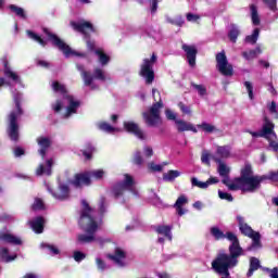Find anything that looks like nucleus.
I'll return each instance as SVG.
<instances>
[{
  "label": "nucleus",
  "instance_id": "obj_1",
  "mask_svg": "<svg viewBox=\"0 0 278 278\" xmlns=\"http://www.w3.org/2000/svg\"><path fill=\"white\" fill-rule=\"evenodd\" d=\"M213 159L218 164L217 173L220 177H223L222 184H224V186H227L228 190L255 192V190H257L260 188V185L264 181V177L253 176V169L249 164H245L244 168L241 169V177L231 180V178H229V173H231V168H229L227 164L223 163L220 159Z\"/></svg>",
  "mask_w": 278,
  "mask_h": 278
},
{
  "label": "nucleus",
  "instance_id": "obj_2",
  "mask_svg": "<svg viewBox=\"0 0 278 278\" xmlns=\"http://www.w3.org/2000/svg\"><path fill=\"white\" fill-rule=\"evenodd\" d=\"M81 205L83 208L80 211L78 225L87 235H78L77 240L79 244H90V242L103 244L106 240L97 236V231H99V227H101V217L97 216V211L91 208L88 201L81 200Z\"/></svg>",
  "mask_w": 278,
  "mask_h": 278
},
{
  "label": "nucleus",
  "instance_id": "obj_3",
  "mask_svg": "<svg viewBox=\"0 0 278 278\" xmlns=\"http://www.w3.org/2000/svg\"><path fill=\"white\" fill-rule=\"evenodd\" d=\"M51 88L53 92H56L58 94H63V98L61 100H56V102L52 104V110L54 112H60V110H62L64 105H67L66 111L63 115L64 118H71L73 114H77V110H79V105H81V102L75 99V97L66 94V87L58 80L51 83Z\"/></svg>",
  "mask_w": 278,
  "mask_h": 278
},
{
  "label": "nucleus",
  "instance_id": "obj_4",
  "mask_svg": "<svg viewBox=\"0 0 278 278\" xmlns=\"http://www.w3.org/2000/svg\"><path fill=\"white\" fill-rule=\"evenodd\" d=\"M12 94L15 108L11 111L8 117V136L13 142H18V118L23 116V106L21 105V103H23V93L12 90Z\"/></svg>",
  "mask_w": 278,
  "mask_h": 278
},
{
  "label": "nucleus",
  "instance_id": "obj_5",
  "mask_svg": "<svg viewBox=\"0 0 278 278\" xmlns=\"http://www.w3.org/2000/svg\"><path fill=\"white\" fill-rule=\"evenodd\" d=\"M127 193L138 197V187H136V180H134L131 175L124 174V179L113 187V194L115 199H121V197H125Z\"/></svg>",
  "mask_w": 278,
  "mask_h": 278
},
{
  "label": "nucleus",
  "instance_id": "obj_6",
  "mask_svg": "<svg viewBox=\"0 0 278 278\" xmlns=\"http://www.w3.org/2000/svg\"><path fill=\"white\" fill-rule=\"evenodd\" d=\"M43 34L47 40H49V42H51L53 47L59 49V51H62L65 58H71L73 55L75 58H86V52H77L75 50H72L71 47L66 45V42H64V40L60 39L58 35L51 33L48 28L43 29Z\"/></svg>",
  "mask_w": 278,
  "mask_h": 278
},
{
  "label": "nucleus",
  "instance_id": "obj_7",
  "mask_svg": "<svg viewBox=\"0 0 278 278\" xmlns=\"http://www.w3.org/2000/svg\"><path fill=\"white\" fill-rule=\"evenodd\" d=\"M2 64L3 77L1 78V86H10V88H14V86L18 85L21 86V88H25L21 76L12 68V65H10V61H8V58L4 56L2 59Z\"/></svg>",
  "mask_w": 278,
  "mask_h": 278
},
{
  "label": "nucleus",
  "instance_id": "obj_8",
  "mask_svg": "<svg viewBox=\"0 0 278 278\" xmlns=\"http://www.w3.org/2000/svg\"><path fill=\"white\" fill-rule=\"evenodd\" d=\"M237 223L239 225V230L243 236H247L248 238L252 239V245L248 248V251H253V249H260L262 247V236L260 232H255L249 224L244 222V217L238 215L237 216Z\"/></svg>",
  "mask_w": 278,
  "mask_h": 278
},
{
  "label": "nucleus",
  "instance_id": "obj_9",
  "mask_svg": "<svg viewBox=\"0 0 278 278\" xmlns=\"http://www.w3.org/2000/svg\"><path fill=\"white\" fill-rule=\"evenodd\" d=\"M105 177V170L103 169H93L91 172H86L83 174H77L72 181L75 188H81V186H90V179H103Z\"/></svg>",
  "mask_w": 278,
  "mask_h": 278
},
{
  "label": "nucleus",
  "instance_id": "obj_10",
  "mask_svg": "<svg viewBox=\"0 0 278 278\" xmlns=\"http://www.w3.org/2000/svg\"><path fill=\"white\" fill-rule=\"evenodd\" d=\"M77 70L81 75L85 86H88L91 90H97V85H94L93 83L94 79L105 81V73L101 68H96L93 71V76L89 72L84 70V65H77Z\"/></svg>",
  "mask_w": 278,
  "mask_h": 278
},
{
  "label": "nucleus",
  "instance_id": "obj_11",
  "mask_svg": "<svg viewBox=\"0 0 278 278\" xmlns=\"http://www.w3.org/2000/svg\"><path fill=\"white\" fill-rule=\"evenodd\" d=\"M161 108H164V103H162V100H159L156 103L152 104L149 111L143 113V118L149 127L162 125V117L160 116Z\"/></svg>",
  "mask_w": 278,
  "mask_h": 278
},
{
  "label": "nucleus",
  "instance_id": "obj_12",
  "mask_svg": "<svg viewBox=\"0 0 278 278\" xmlns=\"http://www.w3.org/2000/svg\"><path fill=\"white\" fill-rule=\"evenodd\" d=\"M155 62H157V55L153 53L151 59H144L141 64L140 75L146 79V84H153V79H155V72L153 71Z\"/></svg>",
  "mask_w": 278,
  "mask_h": 278
},
{
  "label": "nucleus",
  "instance_id": "obj_13",
  "mask_svg": "<svg viewBox=\"0 0 278 278\" xmlns=\"http://www.w3.org/2000/svg\"><path fill=\"white\" fill-rule=\"evenodd\" d=\"M216 68L222 75H224V77L233 76V65H231V63H229L227 60L225 51L216 54Z\"/></svg>",
  "mask_w": 278,
  "mask_h": 278
},
{
  "label": "nucleus",
  "instance_id": "obj_14",
  "mask_svg": "<svg viewBox=\"0 0 278 278\" xmlns=\"http://www.w3.org/2000/svg\"><path fill=\"white\" fill-rule=\"evenodd\" d=\"M86 42L88 51H91L94 53V55H97L98 62L101 64V66H106V64H110V55L105 54L103 49H97L94 41H91L90 39H87Z\"/></svg>",
  "mask_w": 278,
  "mask_h": 278
},
{
  "label": "nucleus",
  "instance_id": "obj_15",
  "mask_svg": "<svg viewBox=\"0 0 278 278\" xmlns=\"http://www.w3.org/2000/svg\"><path fill=\"white\" fill-rule=\"evenodd\" d=\"M109 258L119 268L127 266V252L121 248H116L114 253L109 255Z\"/></svg>",
  "mask_w": 278,
  "mask_h": 278
},
{
  "label": "nucleus",
  "instance_id": "obj_16",
  "mask_svg": "<svg viewBox=\"0 0 278 278\" xmlns=\"http://www.w3.org/2000/svg\"><path fill=\"white\" fill-rule=\"evenodd\" d=\"M181 49L186 53L189 66H197V53H199V51L197 50V46L182 43Z\"/></svg>",
  "mask_w": 278,
  "mask_h": 278
},
{
  "label": "nucleus",
  "instance_id": "obj_17",
  "mask_svg": "<svg viewBox=\"0 0 278 278\" xmlns=\"http://www.w3.org/2000/svg\"><path fill=\"white\" fill-rule=\"evenodd\" d=\"M47 190L50 192L53 199H56V201H66V199L70 197L68 186L64 184L59 185L58 191H53L49 185L47 186Z\"/></svg>",
  "mask_w": 278,
  "mask_h": 278
},
{
  "label": "nucleus",
  "instance_id": "obj_18",
  "mask_svg": "<svg viewBox=\"0 0 278 278\" xmlns=\"http://www.w3.org/2000/svg\"><path fill=\"white\" fill-rule=\"evenodd\" d=\"M71 25L76 31L84 34V36H88L89 34L94 33V26H92L90 22H72Z\"/></svg>",
  "mask_w": 278,
  "mask_h": 278
},
{
  "label": "nucleus",
  "instance_id": "obj_19",
  "mask_svg": "<svg viewBox=\"0 0 278 278\" xmlns=\"http://www.w3.org/2000/svg\"><path fill=\"white\" fill-rule=\"evenodd\" d=\"M275 129V124L268 121V117H264V124L261 131H249L253 138H266L270 131Z\"/></svg>",
  "mask_w": 278,
  "mask_h": 278
},
{
  "label": "nucleus",
  "instance_id": "obj_20",
  "mask_svg": "<svg viewBox=\"0 0 278 278\" xmlns=\"http://www.w3.org/2000/svg\"><path fill=\"white\" fill-rule=\"evenodd\" d=\"M1 242L2 244H12V247H21L23 244V239L21 237L7 231L1 233Z\"/></svg>",
  "mask_w": 278,
  "mask_h": 278
},
{
  "label": "nucleus",
  "instance_id": "obj_21",
  "mask_svg": "<svg viewBox=\"0 0 278 278\" xmlns=\"http://www.w3.org/2000/svg\"><path fill=\"white\" fill-rule=\"evenodd\" d=\"M124 128L129 134H134V136H136V138H138L139 140H147V135L144 134V131H142V129L138 127V124L134 122H125Z\"/></svg>",
  "mask_w": 278,
  "mask_h": 278
},
{
  "label": "nucleus",
  "instance_id": "obj_22",
  "mask_svg": "<svg viewBox=\"0 0 278 278\" xmlns=\"http://www.w3.org/2000/svg\"><path fill=\"white\" fill-rule=\"evenodd\" d=\"M220 180L217 177H210L206 181H201L197 177L191 178V186L194 188H200L201 190H207L210 186H214L215 184H218Z\"/></svg>",
  "mask_w": 278,
  "mask_h": 278
},
{
  "label": "nucleus",
  "instance_id": "obj_23",
  "mask_svg": "<svg viewBox=\"0 0 278 278\" xmlns=\"http://www.w3.org/2000/svg\"><path fill=\"white\" fill-rule=\"evenodd\" d=\"M187 203H188V197H186L185 194H181L180 197H178V199L174 204V207L178 216H184V214L188 213V210L184 208V205H187Z\"/></svg>",
  "mask_w": 278,
  "mask_h": 278
},
{
  "label": "nucleus",
  "instance_id": "obj_24",
  "mask_svg": "<svg viewBox=\"0 0 278 278\" xmlns=\"http://www.w3.org/2000/svg\"><path fill=\"white\" fill-rule=\"evenodd\" d=\"M53 167V161L52 159L47 160L46 161V165L45 164H39V166L36 169V175L37 177H40L42 175H47L48 177H50L51 175V168Z\"/></svg>",
  "mask_w": 278,
  "mask_h": 278
},
{
  "label": "nucleus",
  "instance_id": "obj_25",
  "mask_svg": "<svg viewBox=\"0 0 278 278\" xmlns=\"http://www.w3.org/2000/svg\"><path fill=\"white\" fill-rule=\"evenodd\" d=\"M29 227L35 231V233H42L45 231V218L43 217H36L33 220L28 222Z\"/></svg>",
  "mask_w": 278,
  "mask_h": 278
},
{
  "label": "nucleus",
  "instance_id": "obj_26",
  "mask_svg": "<svg viewBox=\"0 0 278 278\" xmlns=\"http://www.w3.org/2000/svg\"><path fill=\"white\" fill-rule=\"evenodd\" d=\"M176 127H177V131H192L193 134H197V127H194V125H192V123L190 122H186L184 119H176Z\"/></svg>",
  "mask_w": 278,
  "mask_h": 278
},
{
  "label": "nucleus",
  "instance_id": "obj_27",
  "mask_svg": "<svg viewBox=\"0 0 278 278\" xmlns=\"http://www.w3.org/2000/svg\"><path fill=\"white\" fill-rule=\"evenodd\" d=\"M155 231L159 236H164L169 242H173V226L159 225L155 227Z\"/></svg>",
  "mask_w": 278,
  "mask_h": 278
},
{
  "label": "nucleus",
  "instance_id": "obj_28",
  "mask_svg": "<svg viewBox=\"0 0 278 278\" xmlns=\"http://www.w3.org/2000/svg\"><path fill=\"white\" fill-rule=\"evenodd\" d=\"M37 144H39V155L41 157H45L47 155V149L51 147V139L49 137H39L37 138Z\"/></svg>",
  "mask_w": 278,
  "mask_h": 278
},
{
  "label": "nucleus",
  "instance_id": "obj_29",
  "mask_svg": "<svg viewBox=\"0 0 278 278\" xmlns=\"http://www.w3.org/2000/svg\"><path fill=\"white\" fill-rule=\"evenodd\" d=\"M230 156H231V147L222 146V147H217L214 157H218L220 162H223V160H227Z\"/></svg>",
  "mask_w": 278,
  "mask_h": 278
},
{
  "label": "nucleus",
  "instance_id": "obj_30",
  "mask_svg": "<svg viewBox=\"0 0 278 278\" xmlns=\"http://www.w3.org/2000/svg\"><path fill=\"white\" fill-rule=\"evenodd\" d=\"M17 255L16 252L10 251V248H2L1 249V261L9 264V262H14Z\"/></svg>",
  "mask_w": 278,
  "mask_h": 278
},
{
  "label": "nucleus",
  "instance_id": "obj_31",
  "mask_svg": "<svg viewBox=\"0 0 278 278\" xmlns=\"http://www.w3.org/2000/svg\"><path fill=\"white\" fill-rule=\"evenodd\" d=\"M262 265H260V260L257 257L250 258V268L248 270L247 277H253L255 270H258Z\"/></svg>",
  "mask_w": 278,
  "mask_h": 278
},
{
  "label": "nucleus",
  "instance_id": "obj_32",
  "mask_svg": "<svg viewBox=\"0 0 278 278\" xmlns=\"http://www.w3.org/2000/svg\"><path fill=\"white\" fill-rule=\"evenodd\" d=\"M40 249L46 251V253H48V255H60V250L53 244L41 243Z\"/></svg>",
  "mask_w": 278,
  "mask_h": 278
},
{
  "label": "nucleus",
  "instance_id": "obj_33",
  "mask_svg": "<svg viewBox=\"0 0 278 278\" xmlns=\"http://www.w3.org/2000/svg\"><path fill=\"white\" fill-rule=\"evenodd\" d=\"M98 128L105 134H115V131H121L118 128L110 125L109 123L101 122L98 124Z\"/></svg>",
  "mask_w": 278,
  "mask_h": 278
},
{
  "label": "nucleus",
  "instance_id": "obj_34",
  "mask_svg": "<svg viewBox=\"0 0 278 278\" xmlns=\"http://www.w3.org/2000/svg\"><path fill=\"white\" fill-rule=\"evenodd\" d=\"M250 14L253 25H260V13L257 12V7L255 4L250 5Z\"/></svg>",
  "mask_w": 278,
  "mask_h": 278
},
{
  "label": "nucleus",
  "instance_id": "obj_35",
  "mask_svg": "<svg viewBox=\"0 0 278 278\" xmlns=\"http://www.w3.org/2000/svg\"><path fill=\"white\" fill-rule=\"evenodd\" d=\"M181 176V172L179 170H168L167 173L163 174V181H174L177 177Z\"/></svg>",
  "mask_w": 278,
  "mask_h": 278
},
{
  "label": "nucleus",
  "instance_id": "obj_36",
  "mask_svg": "<svg viewBox=\"0 0 278 278\" xmlns=\"http://www.w3.org/2000/svg\"><path fill=\"white\" fill-rule=\"evenodd\" d=\"M238 36H240V28L236 24H232L230 26L228 37L231 40V42H236V40H238Z\"/></svg>",
  "mask_w": 278,
  "mask_h": 278
},
{
  "label": "nucleus",
  "instance_id": "obj_37",
  "mask_svg": "<svg viewBox=\"0 0 278 278\" xmlns=\"http://www.w3.org/2000/svg\"><path fill=\"white\" fill-rule=\"evenodd\" d=\"M260 53H262V49L260 47H257L254 50H250V51H245L242 52V55L244 58V60H255V58H257V55H260Z\"/></svg>",
  "mask_w": 278,
  "mask_h": 278
},
{
  "label": "nucleus",
  "instance_id": "obj_38",
  "mask_svg": "<svg viewBox=\"0 0 278 278\" xmlns=\"http://www.w3.org/2000/svg\"><path fill=\"white\" fill-rule=\"evenodd\" d=\"M26 34H27L28 38H30V40H35V42H38L41 47L47 46V41L45 39H42L40 36H38L36 33H34L31 30H27Z\"/></svg>",
  "mask_w": 278,
  "mask_h": 278
},
{
  "label": "nucleus",
  "instance_id": "obj_39",
  "mask_svg": "<svg viewBox=\"0 0 278 278\" xmlns=\"http://www.w3.org/2000/svg\"><path fill=\"white\" fill-rule=\"evenodd\" d=\"M197 128L202 129V131H205V134H213V131H216V126L208 124L207 122L199 124Z\"/></svg>",
  "mask_w": 278,
  "mask_h": 278
},
{
  "label": "nucleus",
  "instance_id": "obj_40",
  "mask_svg": "<svg viewBox=\"0 0 278 278\" xmlns=\"http://www.w3.org/2000/svg\"><path fill=\"white\" fill-rule=\"evenodd\" d=\"M258 38H260V28H255L252 35H249L245 37V42H249V45H255Z\"/></svg>",
  "mask_w": 278,
  "mask_h": 278
},
{
  "label": "nucleus",
  "instance_id": "obj_41",
  "mask_svg": "<svg viewBox=\"0 0 278 278\" xmlns=\"http://www.w3.org/2000/svg\"><path fill=\"white\" fill-rule=\"evenodd\" d=\"M9 9L11 10V12H14L16 16H20V18H27V16L25 15V10L23 8H20L15 4H11Z\"/></svg>",
  "mask_w": 278,
  "mask_h": 278
},
{
  "label": "nucleus",
  "instance_id": "obj_42",
  "mask_svg": "<svg viewBox=\"0 0 278 278\" xmlns=\"http://www.w3.org/2000/svg\"><path fill=\"white\" fill-rule=\"evenodd\" d=\"M105 212H108V201L105 200V198L102 197L99 201L98 213L100 214V216H103Z\"/></svg>",
  "mask_w": 278,
  "mask_h": 278
},
{
  "label": "nucleus",
  "instance_id": "obj_43",
  "mask_svg": "<svg viewBox=\"0 0 278 278\" xmlns=\"http://www.w3.org/2000/svg\"><path fill=\"white\" fill-rule=\"evenodd\" d=\"M191 86L194 88V90H197L200 97H205V94H207V88H205V86L197 85L194 83H191Z\"/></svg>",
  "mask_w": 278,
  "mask_h": 278
},
{
  "label": "nucleus",
  "instance_id": "obj_44",
  "mask_svg": "<svg viewBox=\"0 0 278 278\" xmlns=\"http://www.w3.org/2000/svg\"><path fill=\"white\" fill-rule=\"evenodd\" d=\"M132 162L137 166H142V164H144V160L142 159V153H140V151L135 152Z\"/></svg>",
  "mask_w": 278,
  "mask_h": 278
},
{
  "label": "nucleus",
  "instance_id": "obj_45",
  "mask_svg": "<svg viewBox=\"0 0 278 278\" xmlns=\"http://www.w3.org/2000/svg\"><path fill=\"white\" fill-rule=\"evenodd\" d=\"M218 197L222 201H228L229 203L233 201V195H231V193L224 192L223 190H218Z\"/></svg>",
  "mask_w": 278,
  "mask_h": 278
},
{
  "label": "nucleus",
  "instance_id": "obj_46",
  "mask_svg": "<svg viewBox=\"0 0 278 278\" xmlns=\"http://www.w3.org/2000/svg\"><path fill=\"white\" fill-rule=\"evenodd\" d=\"M14 220H16V218L14 217V215L10 214V213H2L1 215V223H14Z\"/></svg>",
  "mask_w": 278,
  "mask_h": 278
},
{
  "label": "nucleus",
  "instance_id": "obj_47",
  "mask_svg": "<svg viewBox=\"0 0 278 278\" xmlns=\"http://www.w3.org/2000/svg\"><path fill=\"white\" fill-rule=\"evenodd\" d=\"M263 3H265L271 12H277V0H263Z\"/></svg>",
  "mask_w": 278,
  "mask_h": 278
},
{
  "label": "nucleus",
  "instance_id": "obj_48",
  "mask_svg": "<svg viewBox=\"0 0 278 278\" xmlns=\"http://www.w3.org/2000/svg\"><path fill=\"white\" fill-rule=\"evenodd\" d=\"M269 113L275 116L276 118H278V108H277V103L275 101H273L270 104L267 105Z\"/></svg>",
  "mask_w": 278,
  "mask_h": 278
},
{
  "label": "nucleus",
  "instance_id": "obj_49",
  "mask_svg": "<svg viewBox=\"0 0 278 278\" xmlns=\"http://www.w3.org/2000/svg\"><path fill=\"white\" fill-rule=\"evenodd\" d=\"M201 162H202V164L210 166V164H211L210 163V152H207V150L202 151Z\"/></svg>",
  "mask_w": 278,
  "mask_h": 278
},
{
  "label": "nucleus",
  "instance_id": "obj_50",
  "mask_svg": "<svg viewBox=\"0 0 278 278\" xmlns=\"http://www.w3.org/2000/svg\"><path fill=\"white\" fill-rule=\"evenodd\" d=\"M260 177H264L263 181L264 179H270V181L278 184V172H271L267 176H260Z\"/></svg>",
  "mask_w": 278,
  "mask_h": 278
},
{
  "label": "nucleus",
  "instance_id": "obj_51",
  "mask_svg": "<svg viewBox=\"0 0 278 278\" xmlns=\"http://www.w3.org/2000/svg\"><path fill=\"white\" fill-rule=\"evenodd\" d=\"M178 108L180 112H182V114H187V115L192 114V110H190V106L184 104V102H179Z\"/></svg>",
  "mask_w": 278,
  "mask_h": 278
},
{
  "label": "nucleus",
  "instance_id": "obj_52",
  "mask_svg": "<svg viewBox=\"0 0 278 278\" xmlns=\"http://www.w3.org/2000/svg\"><path fill=\"white\" fill-rule=\"evenodd\" d=\"M165 116L168 121H174L176 123L177 119V113L173 112L170 109H167L165 111Z\"/></svg>",
  "mask_w": 278,
  "mask_h": 278
},
{
  "label": "nucleus",
  "instance_id": "obj_53",
  "mask_svg": "<svg viewBox=\"0 0 278 278\" xmlns=\"http://www.w3.org/2000/svg\"><path fill=\"white\" fill-rule=\"evenodd\" d=\"M96 264H97L99 270H101V271L108 270V264H105V262H103V260H101V257L96 258Z\"/></svg>",
  "mask_w": 278,
  "mask_h": 278
},
{
  "label": "nucleus",
  "instance_id": "obj_54",
  "mask_svg": "<svg viewBox=\"0 0 278 278\" xmlns=\"http://www.w3.org/2000/svg\"><path fill=\"white\" fill-rule=\"evenodd\" d=\"M148 167L150 168V170H152L153 173H162V169L164 168L162 165L160 164H155V163H149Z\"/></svg>",
  "mask_w": 278,
  "mask_h": 278
},
{
  "label": "nucleus",
  "instance_id": "obj_55",
  "mask_svg": "<svg viewBox=\"0 0 278 278\" xmlns=\"http://www.w3.org/2000/svg\"><path fill=\"white\" fill-rule=\"evenodd\" d=\"M244 87L248 90L249 99L253 101V84H251V81H244Z\"/></svg>",
  "mask_w": 278,
  "mask_h": 278
},
{
  "label": "nucleus",
  "instance_id": "obj_56",
  "mask_svg": "<svg viewBox=\"0 0 278 278\" xmlns=\"http://www.w3.org/2000/svg\"><path fill=\"white\" fill-rule=\"evenodd\" d=\"M33 210H45V203H42V200L37 198L33 204Z\"/></svg>",
  "mask_w": 278,
  "mask_h": 278
},
{
  "label": "nucleus",
  "instance_id": "obj_57",
  "mask_svg": "<svg viewBox=\"0 0 278 278\" xmlns=\"http://www.w3.org/2000/svg\"><path fill=\"white\" fill-rule=\"evenodd\" d=\"M74 260L75 262H83V260H86V253L79 251L74 252Z\"/></svg>",
  "mask_w": 278,
  "mask_h": 278
},
{
  "label": "nucleus",
  "instance_id": "obj_58",
  "mask_svg": "<svg viewBox=\"0 0 278 278\" xmlns=\"http://www.w3.org/2000/svg\"><path fill=\"white\" fill-rule=\"evenodd\" d=\"M143 155H144L146 157H152V155H153V148H151V147H149V146H146V147L143 148Z\"/></svg>",
  "mask_w": 278,
  "mask_h": 278
},
{
  "label": "nucleus",
  "instance_id": "obj_59",
  "mask_svg": "<svg viewBox=\"0 0 278 278\" xmlns=\"http://www.w3.org/2000/svg\"><path fill=\"white\" fill-rule=\"evenodd\" d=\"M187 21H189V23H197V21H199V15L188 13L187 14Z\"/></svg>",
  "mask_w": 278,
  "mask_h": 278
},
{
  "label": "nucleus",
  "instance_id": "obj_60",
  "mask_svg": "<svg viewBox=\"0 0 278 278\" xmlns=\"http://www.w3.org/2000/svg\"><path fill=\"white\" fill-rule=\"evenodd\" d=\"M14 156L15 157H21V155H25V150L22 148L17 147L13 150Z\"/></svg>",
  "mask_w": 278,
  "mask_h": 278
},
{
  "label": "nucleus",
  "instance_id": "obj_61",
  "mask_svg": "<svg viewBox=\"0 0 278 278\" xmlns=\"http://www.w3.org/2000/svg\"><path fill=\"white\" fill-rule=\"evenodd\" d=\"M157 12V0H152L151 2V14H155Z\"/></svg>",
  "mask_w": 278,
  "mask_h": 278
},
{
  "label": "nucleus",
  "instance_id": "obj_62",
  "mask_svg": "<svg viewBox=\"0 0 278 278\" xmlns=\"http://www.w3.org/2000/svg\"><path fill=\"white\" fill-rule=\"evenodd\" d=\"M38 66H42L43 68H49V62L47 61H38Z\"/></svg>",
  "mask_w": 278,
  "mask_h": 278
},
{
  "label": "nucleus",
  "instance_id": "obj_63",
  "mask_svg": "<svg viewBox=\"0 0 278 278\" xmlns=\"http://www.w3.org/2000/svg\"><path fill=\"white\" fill-rule=\"evenodd\" d=\"M268 92H270L271 94H277V90L270 83L268 84Z\"/></svg>",
  "mask_w": 278,
  "mask_h": 278
},
{
  "label": "nucleus",
  "instance_id": "obj_64",
  "mask_svg": "<svg viewBox=\"0 0 278 278\" xmlns=\"http://www.w3.org/2000/svg\"><path fill=\"white\" fill-rule=\"evenodd\" d=\"M193 207L195 210H201L203 207V203H201V201H197L193 203Z\"/></svg>",
  "mask_w": 278,
  "mask_h": 278
}]
</instances>
